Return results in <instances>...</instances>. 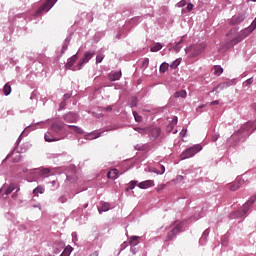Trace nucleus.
I'll list each match as a JSON object with an SVG mask.
<instances>
[{"instance_id": "nucleus-1", "label": "nucleus", "mask_w": 256, "mask_h": 256, "mask_svg": "<svg viewBox=\"0 0 256 256\" xmlns=\"http://www.w3.org/2000/svg\"><path fill=\"white\" fill-rule=\"evenodd\" d=\"M237 43H241V36L239 35V29L232 28L226 35L227 47H235Z\"/></svg>"}, {"instance_id": "nucleus-2", "label": "nucleus", "mask_w": 256, "mask_h": 256, "mask_svg": "<svg viewBox=\"0 0 256 256\" xmlns=\"http://www.w3.org/2000/svg\"><path fill=\"white\" fill-rule=\"evenodd\" d=\"M203 149V146H201L200 144H196L190 148H188L186 151H184L181 155H180V159L184 160V159H189L191 157H194L195 155H197V153H199V151H201Z\"/></svg>"}, {"instance_id": "nucleus-3", "label": "nucleus", "mask_w": 256, "mask_h": 256, "mask_svg": "<svg viewBox=\"0 0 256 256\" xmlns=\"http://www.w3.org/2000/svg\"><path fill=\"white\" fill-rule=\"evenodd\" d=\"M182 229H183V222H180V223L175 222V226L172 228L170 232H168L166 236V241H173L177 233H181Z\"/></svg>"}, {"instance_id": "nucleus-4", "label": "nucleus", "mask_w": 256, "mask_h": 256, "mask_svg": "<svg viewBox=\"0 0 256 256\" xmlns=\"http://www.w3.org/2000/svg\"><path fill=\"white\" fill-rule=\"evenodd\" d=\"M206 45L201 43V44H195L191 46L188 51H190L192 57H198V55H201L205 51Z\"/></svg>"}, {"instance_id": "nucleus-5", "label": "nucleus", "mask_w": 256, "mask_h": 256, "mask_svg": "<svg viewBox=\"0 0 256 256\" xmlns=\"http://www.w3.org/2000/svg\"><path fill=\"white\" fill-rule=\"evenodd\" d=\"M255 129L256 127H254L253 122H247L238 130V133H240V135H251Z\"/></svg>"}, {"instance_id": "nucleus-6", "label": "nucleus", "mask_w": 256, "mask_h": 256, "mask_svg": "<svg viewBox=\"0 0 256 256\" xmlns=\"http://www.w3.org/2000/svg\"><path fill=\"white\" fill-rule=\"evenodd\" d=\"M55 3H57V0H47L40 8H38L36 15H41L43 11H50Z\"/></svg>"}, {"instance_id": "nucleus-7", "label": "nucleus", "mask_w": 256, "mask_h": 256, "mask_svg": "<svg viewBox=\"0 0 256 256\" xmlns=\"http://www.w3.org/2000/svg\"><path fill=\"white\" fill-rule=\"evenodd\" d=\"M243 21H245V13L233 16L230 20V25H239V23H243Z\"/></svg>"}, {"instance_id": "nucleus-8", "label": "nucleus", "mask_w": 256, "mask_h": 256, "mask_svg": "<svg viewBox=\"0 0 256 256\" xmlns=\"http://www.w3.org/2000/svg\"><path fill=\"white\" fill-rule=\"evenodd\" d=\"M64 121L67 123H77V120L79 119V116L73 112H69L63 117Z\"/></svg>"}, {"instance_id": "nucleus-9", "label": "nucleus", "mask_w": 256, "mask_h": 256, "mask_svg": "<svg viewBox=\"0 0 256 256\" xmlns=\"http://www.w3.org/2000/svg\"><path fill=\"white\" fill-rule=\"evenodd\" d=\"M93 55H95V52H86L84 54V58L82 60H80V62H79L78 69H81V67H83V65H85V63H89V61H91V59L93 58Z\"/></svg>"}, {"instance_id": "nucleus-10", "label": "nucleus", "mask_w": 256, "mask_h": 256, "mask_svg": "<svg viewBox=\"0 0 256 256\" xmlns=\"http://www.w3.org/2000/svg\"><path fill=\"white\" fill-rule=\"evenodd\" d=\"M231 85H233V81L229 80V81H226V82H222V83H219L214 89L213 91H223L224 89H227L229 87H231Z\"/></svg>"}, {"instance_id": "nucleus-11", "label": "nucleus", "mask_w": 256, "mask_h": 256, "mask_svg": "<svg viewBox=\"0 0 256 256\" xmlns=\"http://www.w3.org/2000/svg\"><path fill=\"white\" fill-rule=\"evenodd\" d=\"M139 189H149V187H155L153 180H146L138 184Z\"/></svg>"}, {"instance_id": "nucleus-12", "label": "nucleus", "mask_w": 256, "mask_h": 256, "mask_svg": "<svg viewBox=\"0 0 256 256\" xmlns=\"http://www.w3.org/2000/svg\"><path fill=\"white\" fill-rule=\"evenodd\" d=\"M253 31L254 30L252 28H250V26H249L248 28L238 32L240 35L241 41H243V39H245L246 37H249V35H251V33H253Z\"/></svg>"}, {"instance_id": "nucleus-13", "label": "nucleus", "mask_w": 256, "mask_h": 256, "mask_svg": "<svg viewBox=\"0 0 256 256\" xmlns=\"http://www.w3.org/2000/svg\"><path fill=\"white\" fill-rule=\"evenodd\" d=\"M99 137H101V132L94 131L92 133L85 135L84 139L88 141H93V139H99Z\"/></svg>"}, {"instance_id": "nucleus-14", "label": "nucleus", "mask_w": 256, "mask_h": 256, "mask_svg": "<svg viewBox=\"0 0 256 256\" xmlns=\"http://www.w3.org/2000/svg\"><path fill=\"white\" fill-rule=\"evenodd\" d=\"M109 81H119L121 79V71L111 72L108 75Z\"/></svg>"}, {"instance_id": "nucleus-15", "label": "nucleus", "mask_w": 256, "mask_h": 256, "mask_svg": "<svg viewBox=\"0 0 256 256\" xmlns=\"http://www.w3.org/2000/svg\"><path fill=\"white\" fill-rule=\"evenodd\" d=\"M177 116H174L172 118V121L167 125L166 131H168V133H171V131H173V129H175V125H177Z\"/></svg>"}, {"instance_id": "nucleus-16", "label": "nucleus", "mask_w": 256, "mask_h": 256, "mask_svg": "<svg viewBox=\"0 0 256 256\" xmlns=\"http://www.w3.org/2000/svg\"><path fill=\"white\" fill-rule=\"evenodd\" d=\"M75 61H77V54L73 55L71 58L68 59L65 65L66 69H71L73 65H75Z\"/></svg>"}, {"instance_id": "nucleus-17", "label": "nucleus", "mask_w": 256, "mask_h": 256, "mask_svg": "<svg viewBox=\"0 0 256 256\" xmlns=\"http://www.w3.org/2000/svg\"><path fill=\"white\" fill-rule=\"evenodd\" d=\"M63 127H65V123H63V122H56V123L52 124V129L56 133H59V131H61L63 129Z\"/></svg>"}, {"instance_id": "nucleus-18", "label": "nucleus", "mask_w": 256, "mask_h": 256, "mask_svg": "<svg viewBox=\"0 0 256 256\" xmlns=\"http://www.w3.org/2000/svg\"><path fill=\"white\" fill-rule=\"evenodd\" d=\"M108 179H117L119 177V170L117 169H112L107 173Z\"/></svg>"}, {"instance_id": "nucleus-19", "label": "nucleus", "mask_w": 256, "mask_h": 256, "mask_svg": "<svg viewBox=\"0 0 256 256\" xmlns=\"http://www.w3.org/2000/svg\"><path fill=\"white\" fill-rule=\"evenodd\" d=\"M39 193L40 195H43V193H45V187H43L42 185L37 186L33 190V195H35V197H39Z\"/></svg>"}, {"instance_id": "nucleus-20", "label": "nucleus", "mask_w": 256, "mask_h": 256, "mask_svg": "<svg viewBox=\"0 0 256 256\" xmlns=\"http://www.w3.org/2000/svg\"><path fill=\"white\" fill-rule=\"evenodd\" d=\"M161 135V129L160 128H153L150 133L151 139H157Z\"/></svg>"}, {"instance_id": "nucleus-21", "label": "nucleus", "mask_w": 256, "mask_h": 256, "mask_svg": "<svg viewBox=\"0 0 256 256\" xmlns=\"http://www.w3.org/2000/svg\"><path fill=\"white\" fill-rule=\"evenodd\" d=\"M45 141H47V143H53V141H57L56 137L53 136V134H51L50 132H47L44 136Z\"/></svg>"}, {"instance_id": "nucleus-22", "label": "nucleus", "mask_w": 256, "mask_h": 256, "mask_svg": "<svg viewBox=\"0 0 256 256\" xmlns=\"http://www.w3.org/2000/svg\"><path fill=\"white\" fill-rule=\"evenodd\" d=\"M110 209H111V204L110 203H103L101 207H98L99 213L109 211Z\"/></svg>"}, {"instance_id": "nucleus-23", "label": "nucleus", "mask_w": 256, "mask_h": 256, "mask_svg": "<svg viewBox=\"0 0 256 256\" xmlns=\"http://www.w3.org/2000/svg\"><path fill=\"white\" fill-rule=\"evenodd\" d=\"M163 49V45L157 42L153 47L150 48L151 53H157V51H161Z\"/></svg>"}, {"instance_id": "nucleus-24", "label": "nucleus", "mask_w": 256, "mask_h": 256, "mask_svg": "<svg viewBox=\"0 0 256 256\" xmlns=\"http://www.w3.org/2000/svg\"><path fill=\"white\" fill-rule=\"evenodd\" d=\"M213 71H214V75H216L217 77H219V75L223 74V67L219 66V65H215L213 67Z\"/></svg>"}, {"instance_id": "nucleus-25", "label": "nucleus", "mask_w": 256, "mask_h": 256, "mask_svg": "<svg viewBox=\"0 0 256 256\" xmlns=\"http://www.w3.org/2000/svg\"><path fill=\"white\" fill-rule=\"evenodd\" d=\"M174 97L177 99L181 97L182 99H185L187 97V92L185 90H180L178 92H175Z\"/></svg>"}, {"instance_id": "nucleus-26", "label": "nucleus", "mask_w": 256, "mask_h": 256, "mask_svg": "<svg viewBox=\"0 0 256 256\" xmlns=\"http://www.w3.org/2000/svg\"><path fill=\"white\" fill-rule=\"evenodd\" d=\"M49 173H51V170L49 168H44L40 170L39 176L40 177H49Z\"/></svg>"}, {"instance_id": "nucleus-27", "label": "nucleus", "mask_w": 256, "mask_h": 256, "mask_svg": "<svg viewBox=\"0 0 256 256\" xmlns=\"http://www.w3.org/2000/svg\"><path fill=\"white\" fill-rule=\"evenodd\" d=\"M137 180H132L129 184L128 187H126V191H131L137 187Z\"/></svg>"}, {"instance_id": "nucleus-28", "label": "nucleus", "mask_w": 256, "mask_h": 256, "mask_svg": "<svg viewBox=\"0 0 256 256\" xmlns=\"http://www.w3.org/2000/svg\"><path fill=\"white\" fill-rule=\"evenodd\" d=\"M129 243H130V245H133L134 247H135V245H139V237L138 236L130 237Z\"/></svg>"}, {"instance_id": "nucleus-29", "label": "nucleus", "mask_w": 256, "mask_h": 256, "mask_svg": "<svg viewBox=\"0 0 256 256\" xmlns=\"http://www.w3.org/2000/svg\"><path fill=\"white\" fill-rule=\"evenodd\" d=\"M168 69H169V63L163 62L160 65V73H166Z\"/></svg>"}, {"instance_id": "nucleus-30", "label": "nucleus", "mask_w": 256, "mask_h": 256, "mask_svg": "<svg viewBox=\"0 0 256 256\" xmlns=\"http://www.w3.org/2000/svg\"><path fill=\"white\" fill-rule=\"evenodd\" d=\"M68 128L73 129L75 133H79L80 135H83V129H81L79 126L68 125Z\"/></svg>"}, {"instance_id": "nucleus-31", "label": "nucleus", "mask_w": 256, "mask_h": 256, "mask_svg": "<svg viewBox=\"0 0 256 256\" xmlns=\"http://www.w3.org/2000/svg\"><path fill=\"white\" fill-rule=\"evenodd\" d=\"M3 93L4 95H11V85H9V83L5 84L4 85V88H3Z\"/></svg>"}, {"instance_id": "nucleus-32", "label": "nucleus", "mask_w": 256, "mask_h": 256, "mask_svg": "<svg viewBox=\"0 0 256 256\" xmlns=\"http://www.w3.org/2000/svg\"><path fill=\"white\" fill-rule=\"evenodd\" d=\"M17 188V186H15V184H11L5 191V195H11V193H13V191H15V189Z\"/></svg>"}, {"instance_id": "nucleus-33", "label": "nucleus", "mask_w": 256, "mask_h": 256, "mask_svg": "<svg viewBox=\"0 0 256 256\" xmlns=\"http://www.w3.org/2000/svg\"><path fill=\"white\" fill-rule=\"evenodd\" d=\"M135 131H137L138 133H140L141 135H146V133H149V129L148 128H134Z\"/></svg>"}, {"instance_id": "nucleus-34", "label": "nucleus", "mask_w": 256, "mask_h": 256, "mask_svg": "<svg viewBox=\"0 0 256 256\" xmlns=\"http://www.w3.org/2000/svg\"><path fill=\"white\" fill-rule=\"evenodd\" d=\"M105 59V55L103 52H99L96 56V63H101Z\"/></svg>"}, {"instance_id": "nucleus-35", "label": "nucleus", "mask_w": 256, "mask_h": 256, "mask_svg": "<svg viewBox=\"0 0 256 256\" xmlns=\"http://www.w3.org/2000/svg\"><path fill=\"white\" fill-rule=\"evenodd\" d=\"M137 103H138L137 97L130 98V101H129L130 107H137Z\"/></svg>"}, {"instance_id": "nucleus-36", "label": "nucleus", "mask_w": 256, "mask_h": 256, "mask_svg": "<svg viewBox=\"0 0 256 256\" xmlns=\"http://www.w3.org/2000/svg\"><path fill=\"white\" fill-rule=\"evenodd\" d=\"M241 187V180L236 183V184H231L230 185V191H237Z\"/></svg>"}, {"instance_id": "nucleus-37", "label": "nucleus", "mask_w": 256, "mask_h": 256, "mask_svg": "<svg viewBox=\"0 0 256 256\" xmlns=\"http://www.w3.org/2000/svg\"><path fill=\"white\" fill-rule=\"evenodd\" d=\"M181 61L179 59H176L175 61H173L170 65L171 69H177V67H179Z\"/></svg>"}, {"instance_id": "nucleus-38", "label": "nucleus", "mask_w": 256, "mask_h": 256, "mask_svg": "<svg viewBox=\"0 0 256 256\" xmlns=\"http://www.w3.org/2000/svg\"><path fill=\"white\" fill-rule=\"evenodd\" d=\"M71 251H73L72 247H66L65 250L62 253V256H69V255H71Z\"/></svg>"}, {"instance_id": "nucleus-39", "label": "nucleus", "mask_w": 256, "mask_h": 256, "mask_svg": "<svg viewBox=\"0 0 256 256\" xmlns=\"http://www.w3.org/2000/svg\"><path fill=\"white\" fill-rule=\"evenodd\" d=\"M133 115H134V119H135V121H137V123H141V121H143V118L141 116H139V114L136 111L133 112Z\"/></svg>"}, {"instance_id": "nucleus-40", "label": "nucleus", "mask_w": 256, "mask_h": 256, "mask_svg": "<svg viewBox=\"0 0 256 256\" xmlns=\"http://www.w3.org/2000/svg\"><path fill=\"white\" fill-rule=\"evenodd\" d=\"M142 67H145V68L149 67V58H145L143 60Z\"/></svg>"}, {"instance_id": "nucleus-41", "label": "nucleus", "mask_w": 256, "mask_h": 256, "mask_svg": "<svg viewBox=\"0 0 256 256\" xmlns=\"http://www.w3.org/2000/svg\"><path fill=\"white\" fill-rule=\"evenodd\" d=\"M66 105H67V103L65 102V100L62 101L59 105V111H63V109H65Z\"/></svg>"}, {"instance_id": "nucleus-42", "label": "nucleus", "mask_w": 256, "mask_h": 256, "mask_svg": "<svg viewBox=\"0 0 256 256\" xmlns=\"http://www.w3.org/2000/svg\"><path fill=\"white\" fill-rule=\"evenodd\" d=\"M253 31L256 30V18L253 20L252 24L249 26Z\"/></svg>"}, {"instance_id": "nucleus-43", "label": "nucleus", "mask_w": 256, "mask_h": 256, "mask_svg": "<svg viewBox=\"0 0 256 256\" xmlns=\"http://www.w3.org/2000/svg\"><path fill=\"white\" fill-rule=\"evenodd\" d=\"M253 84V78H249L245 81V85H252Z\"/></svg>"}, {"instance_id": "nucleus-44", "label": "nucleus", "mask_w": 256, "mask_h": 256, "mask_svg": "<svg viewBox=\"0 0 256 256\" xmlns=\"http://www.w3.org/2000/svg\"><path fill=\"white\" fill-rule=\"evenodd\" d=\"M187 9H188V11H193V4L189 3L187 5Z\"/></svg>"}, {"instance_id": "nucleus-45", "label": "nucleus", "mask_w": 256, "mask_h": 256, "mask_svg": "<svg viewBox=\"0 0 256 256\" xmlns=\"http://www.w3.org/2000/svg\"><path fill=\"white\" fill-rule=\"evenodd\" d=\"M160 169H161V172H160V175H163V173H165V166H160Z\"/></svg>"}, {"instance_id": "nucleus-46", "label": "nucleus", "mask_w": 256, "mask_h": 256, "mask_svg": "<svg viewBox=\"0 0 256 256\" xmlns=\"http://www.w3.org/2000/svg\"><path fill=\"white\" fill-rule=\"evenodd\" d=\"M89 256H99V251H94Z\"/></svg>"}, {"instance_id": "nucleus-47", "label": "nucleus", "mask_w": 256, "mask_h": 256, "mask_svg": "<svg viewBox=\"0 0 256 256\" xmlns=\"http://www.w3.org/2000/svg\"><path fill=\"white\" fill-rule=\"evenodd\" d=\"M66 99H71V94H65V95H64V101H65Z\"/></svg>"}, {"instance_id": "nucleus-48", "label": "nucleus", "mask_w": 256, "mask_h": 256, "mask_svg": "<svg viewBox=\"0 0 256 256\" xmlns=\"http://www.w3.org/2000/svg\"><path fill=\"white\" fill-rule=\"evenodd\" d=\"M210 105H219V100L212 101V102L210 103Z\"/></svg>"}, {"instance_id": "nucleus-49", "label": "nucleus", "mask_w": 256, "mask_h": 256, "mask_svg": "<svg viewBox=\"0 0 256 256\" xmlns=\"http://www.w3.org/2000/svg\"><path fill=\"white\" fill-rule=\"evenodd\" d=\"M185 133H187V131L183 132V130H182L181 133H180V135H181L182 137H185Z\"/></svg>"}, {"instance_id": "nucleus-50", "label": "nucleus", "mask_w": 256, "mask_h": 256, "mask_svg": "<svg viewBox=\"0 0 256 256\" xmlns=\"http://www.w3.org/2000/svg\"><path fill=\"white\" fill-rule=\"evenodd\" d=\"M113 108H111V106L106 108V111H111Z\"/></svg>"}, {"instance_id": "nucleus-51", "label": "nucleus", "mask_w": 256, "mask_h": 256, "mask_svg": "<svg viewBox=\"0 0 256 256\" xmlns=\"http://www.w3.org/2000/svg\"><path fill=\"white\" fill-rule=\"evenodd\" d=\"M175 51H179V48L177 46L174 47Z\"/></svg>"}, {"instance_id": "nucleus-52", "label": "nucleus", "mask_w": 256, "mask_h": 256, "mask_svg": "<svg viewBox=\"0 0 256 256\" xmlns=\"http://www.w3.org/2000/svg\"><path fill=\"white\" fill-rule=\"evenodd\" d=\"M173 134H174V135L177 134V130H174V131H173Z\"/></svg>"}, {"instance_id": "nucleus-53", "label": "nucleus", "mask_w": 256, "mask_h": 256, "mask_svg": "<svg viewBox=\"0 0 256 256\" xmlns=\"http://www.w3.org/2000/svg\"><path fill=\"white\" fill-rule=\"evenodd\" d=\"M55 183H57L55 180H54V181H52V185H55Z\"/></svg>"}, {"instance_id": "nucleus-54", "label": "nucleus", "mask_w": 256, "mask_h": 256, "mask_svg": "<svg viewBox=\"0 0 256 256\" xmlns=\"http://www.w3.org/2000/svg\"><path fill=\"white\" fill-rule=\"evenodd\" d=\"M254 109H255V111H256V105H255Z\"/></svg>"}]
</instances>
